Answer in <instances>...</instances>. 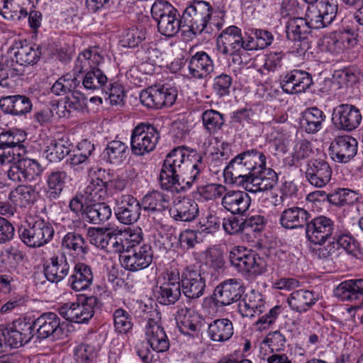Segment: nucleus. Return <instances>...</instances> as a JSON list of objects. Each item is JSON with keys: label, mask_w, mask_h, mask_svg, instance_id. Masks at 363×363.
I'll return each instance as SVG.
<instances>
[{"label": "nucleus", "mask_w": 363, "mask_h": 363, "mask_svg": "<svg viewBox=\"0 0 363 363\" xmlns=\"http://www.w3.org/2000/svg\"><path fill=\"white\" fill-rule=\"evenodd\" d=\"M311 214L306 209L292 206L284 209L279 218L280 225L286 229H296L306 226Z\"/></svg>", "instance_id": "nucleus-34"}, {"label": "nucleus", "mask_w": 363, "mask_h": 363, "mask_svg": "<svg viewBox=\"0 0 363 363\" xmlns=\"http://www.w3.org/2000/svg\"><path fill=\"white\" fill-rule=\"evenodd\" d=\"M212 13L213 8L208 2L194 0L182 15L184 32H191L194 35L203 32L209 33L211 28L208 27V24Z\"/></svg>", "instance_id": "nucleus-2"}, {"label": "nucleus", "mask_w": 363, "mask_h": 363, "mask_svg": "<svg viewBox=\"0 0 363 363\" xmlns=\"http://www.w3.org/2000/svg\"><path fill=\"white\" fill-rule=\"evenodd\" d=\"M333 170L329 162L321 158H312L307 162L305 175L307 181L318 188L328 184L332 177Z\"/></svg>", "instance_id": "nucleus-21"}, {"label": "nucleus", "mask_w": 363, "mask_h": 363, "mask_svg": "<svg viewBox=\"0 0 363 363\" xmlns=\"http://www.w3.org/2000/svg\"><path fill=\"white\" fill-rule=\"evenodd\" d=\"M243 293L244 287L240 280L229 279L215 288L212 298L216 306L223 307L240 301Z\"/></svg>", "instance_id": "nucleus-17"}, {"label": "nucleus", "mask_w": 363, "mask_h": 363, "mask_svg": "<svg viewBox=\"0 0 363 363\" xmlns=\"http://www.w3.org/2000/svg\"><path fill=\"white\" fill-rule=\"evenodd\" d=\"M227 191L226 187L220 184L211 183L197 187L196 193L205 201L216 200L223 197Z\"/></svg>", "instance_id": "nucleus-60"}, {"label": "nucleus", "mask_w": 363, "mask_h": 363, "mask_svg": "<svg viewBox=\"0 0 363 363\" xmlns=\"http://www.w3.org/2000/svg\"><path fill=\"white\" fill-rule=\"evenodd\" d=\"M102 93L108 96L112 105H123L125 93L123 86L118 82L108 81Z\"/></svg>", "instance_id": "nucleus-62"}, {"label": "nucleus", "mask_w": 363, "mask_h": 363, "mask_svg": "<svg viewBox=\"0 0 363 363\" xmlns=\"http://www.w3.org/2000/svg\"><path fill=\"white\" fill-rule=\"evenodd\" d=\"M228 258L231 265L239 272L259 276L267 272V264L264 258L245 247H233Z\"/></svg>", "instance_id": "nucleus-4"}, {"label": "nucleus", "mask_w": 363, "mask_h": 363, "mask_svg": "<svg viewBox=\"0 0 363 363\" xmlns=\"http://www.w3.org/2000/svg\"><path fill=\"white\" fill-rule=\"evenodd\" d=\"M153 252L149 245L138 246L132 250V254L121 255L120 262L123 267L131 272L144 269L152 262Z\"/></svg>", "instance_id": "nucleus-23"}, {"label": "nucleus", "mask_w": 363, "mask_h": 363, "mask_svg": "<svg viewBox=\"0 0 363 363\" xmlns=\"http://www.w3.org/2000/svg\"><path fill=\"white\" fill-rule=\"evenodd\" d=\"M62 247L77 256L84 255L88 252V246L84 238L81 234L75 232L68 233L64 236Z\"/></svg>", "instance_id": "nucleus-50"}, {"label": "nucleus", "mask_w": 363, "mask_h": 363, "mask_svg": "<svg viewBox=\"0 0 363 363\" xmlns=\"http://www.w3.org/2000/svg\"><path fill=\"white\" fill-rule=\"evenodd\" d=\"M157 129L150 123H140L132 130L130 148L135 156H144L155 150L160 140Z\"/></svg>", "instance_id": "nucleus-8"}, {"label": "nucleus", "mask_w": 363, "mask_h": 363, "mask_svg": "<svg viewBox=\"0 0 363 363\" xmlns=\"http://www.w3.org/2000/svg\"><path fill=\"white\" fill-rule=\"evenodd\" d=\"M63 325L60 318L53 312L43 313L30 323L33 336L35 335L39 340L61 338L64 333Z\"/></svg>", "instance_id": "nucleus-10"}, {"label": "nucleus", "mask_w": 363, "mask_h": 363, "mask_svg": "<svg viewBox=\"0 0 363 363\" xmlns=\"http://www.w3.org/2000/svg\"><path fill=\"white\" fill-rule=\"evenodd\" d=\"M94 275L91 267L82 262L74 265L68 284L72 289L80 291L87 289L93 282Z\"/></svg>", "instance_id": "nucleus-37"}, {"label": "nucleus", "mask_w": 363, "mask_h": 363, "mask_svg": "<svg viewBox=\"0 0 363 363\" xmlns=\"http://www.w3.org/2000/svg\"><path fill=\"white\" fill-rule=\"evenodd\" d=\"M362 119L360 111L352 104H341L333 111V123L339 130L352 131L359 127Z\"/></svg>", "instance_id": "nucleus-15"}, {"label": "nucleus", "mask_w": 363, "mask_h": 363, "mask_svg": "<svg viewBox=\"0 0 363 363\" xmlns=\"http://www.w3.org/2000/svg\"><path fill=\"white\" fill-rule=\"evenodd\" d=\"M287 301L294 311L301 313L308 311L316 303L317 298L313 291L301 289L293 291Z\"/></svg>", "instance_id": "nucleus-43"}, {"label": "nucleus", "mask_w": 363, "mask_h": 363, "mask_svg": "<svg viewBox=\"0 0 363 363\" xmlns=\"http://www.w3.org/2000/svg\"><path fill=\"white\" fill-rule=\"evenodd\" d=\"M187 62L189 74L194 79H205L213 72V62L204 51L197 52Z\"/></svg>", "instance_id": "nucleus-31"}, {"label": "nucleus", "mask_w": 363, "mask_h": 363, "mask_svg": "<svg viewBox=\"0 0 363 363\" xmlns=\"http://www.w3.org/2000/svg\"><path fill=\"white\" fill-rule=\"evenodd\" d=\"M192 153L172 192L179 193L186 191L193 186L194 183L200 179L201 173L205 169L203 157L199 153L194 152H192Z\"/></svg>", "instance_id": "nucleus-14"}, {"label": "nucleus", "mask_w": 363, "mask_h": 363, "mask_svg": "<svg viewBox=\"0 0 363 363\" xmlns=\"http://www.w3.org/2000/svg\"><path fill=\"white\" fill-rule=\"evenodd\" d=\"M12 201L19 202L21 206L33 203L36 200L35 190L32 186L19 185L9 194Z\"/></svg>", "instance_id": "nucleus-55"}, {"label": "nucleus", "mask_w": 363, "mask_h": 363, "mask_svg": "<svg viewBox=\"0 0 363 363\" xmlns=\"http://www.w3.org/2000/svg\"><path fill=\"white\" fill-rule=\"evenodd\" d=\"M225 182L257 193L271 190L278 181L277 174L266 167L263 152L250 149L238 154L223 169Z\"/></svg>", "instance_id": "nucleus-1"}, {"label": "nucleus", "mask_w": 363, "mask_h": 363, "mask_svg": "<svg viewBox=\"0 0 363 363\" xmlns=\"http://www.w3.org/2000/svg\"><path fill=\"white\" fill-rule=\"evenodd\" d=\"M12 162L7 171V177L14 182L24 183L34 181L43 172L41 165L35 160L22 158Z\"/></svg>", "instance_id": "nucleus-16"}, {"label": "nucleus", "mask_w": 363, "mask_h": 363, "mask_svg": "<svg viewBox=\"0 0 363 363\" xmlns=\"http://www.w3.org/2000/svg\"><path fill=\"white\" fill-rule=\"evenodd\" d=\"M67 173L63 170L52 171L45 179L44 192L49 201L58 199L66 186Z\"/></svg>", "instance_id": "nucleus-36"}, {"label": "nucleus", "mask_w": 363, "mask_h": 363, "mask_svg": "<svg viewBox=\"0 0 363 363\" xmlns=\"http://www.w3.org/2000/svg\"><path fill=\"white\" fill-rule=\"evenodd\" d=\"M266 310L263 295L255 290L247 293L238 304V312L242 318H252Z\"/></svg>", "instance_id": "nucleus-29"}, {"label": "nucleus", "mask_w": 363, "mask_h": 363, "mask_svg": "<svg viewBox=\"0 0 363 363\" xmlns=\"http://www.w3.org/2000/svg\"><path fill=\"white\" fill-rule=\"evenodd\" d=\"M169 203L168 196L159 191L148 192L140 201L141 208L150 213L163 212L169 208Z\"/></svg>", "instance_id": "nucleus-44"}, {"label": "nucleus", "mask_w": 363, "mask_h": 363, "mask_svg": "<svg viewBox=\"0 0 363 363\" xmlns=\"http://www.w3.org/2000/svg\"><path fill=\"white\" fill-rule=\"evenodd\" d=\"M145 31L138 27L126 30L121 36L120 43L123 47L134 48L145 39Z\"/></svg>", "instance_id": "nucleus-57"}, {"label": "nucleus", "mask_w": 363, "mask_h": 363, "mask_svg": "<svg viewBox=\"0 0 363 363\" xmlns=\"http://www.w3.org/2000/svg\"><path fill=\"white\" fill-rule=\"evenodd\" d=\"M175 318L179 331L184 335L199 332L201 328L200 317L187 307L179 308Z\"/></svg>", "instance_id": "nucleus-38"}, {"label": "nucleus", "mask_w": 363, "mask_h": 363, "mask_svg": "<svg viewBox=\"0 0 363 363\" xmlns=\"http://www.w3.org/2000/svg\"><path fill=\"white\" fill-rule=\"evenodd\" d=\"M28 18L31 28L37 30L41 25V13L34 9V4L30 0H24L21 7L6 20L21 21Z\"/></svg>", "instance_id": "nucleus-40"}, {"label": "nucleus", "mask_w": 363, "mask_h": 363, "mask_svg": "<svg viewBox=\"0 0 363 363\" xmlns=\"http://www.w3.org/2000/svg\"><path fill=\"white\" fill-rule=\"evenodd\" d=\"M26 135L17 130H2L0 131V146L10 150L16 145L22 143Z\"/></svg>", "instance_id": "nucleus-61"}, {"label": "nucleus", "mask_w": 363, "mask_h": 363, "mask_svg": "<svg viewBox=\"0 0 363 363\" xmlns=\"http://www.w3.org/2000/svg\"><path fill=\"white\" fill-rule=\"evenodd\" d=\"M312 84L311 74L300 69H294L287 72L280 82L282 90L289 94L306 92Z\"/></svg>", "instance_id": "nucleus-26"}, {"label": "nucleus", "mask_w": 363, "mask_h": 363, "mask_svg": "<svg viewBox=\"0 0 363 363\" xmlns=\"http://www.w3.org/2000/svg\"><path fill=\"white\" fill-rule=\"evenodd\" d=\"M177 98V90L164 84L149 86L140 94V101L143 106L157 110L171 107Z\"/></svg>", "instance_id": "nucleus-9"}, {"label": "nucleus", "mask_w": 363, "mask_h": 363, "mask_svg": "<svg viewBox=\"0 0 363 363\" xmlns=\"http://www.w3.org/2000/svg\"><path fill=\"white\" fill-rule=\"evenodd\" d=\"M273 40L274 35L271 32L263 29H252L251 33H247V51L264 49Z\"/></svg>", "instance_id": "nucleus-49"}, {"label": "nucleus", "mask_w": 363, "mask_h": 363, "mask_svg": "<svg viewBox=\"0 0 363 363\" xmlns=\"http://www.w3.org/2000/svg\"><path fill=\"white\" fill-rule=\"evenodd\" d=\"M335 228L334 221L325 216L315 217L307 223L306 235L315 245H322L331 238Z\"/></svg>", "instance_id": "nucleus-19"}, {"label": "nucleus", "mask_w": 363, "mask_h": 363, "mask_svg": "<svg viewBox=\"0 0 363 363\" xmlns=\"http://www.w3.org/2000/svg\"><path fill=\"white\" fill-rule=\"evenodd\" d=\"M251 198L244 191H226L221 201L222 206L233 215H242L250 208Z\"/></svg>", "instance_id": "nucleus-30"}, {"label": "nucleus", "mask_w": 363, "mask_h": 363, "mask_svg": "<svg viewBox=\"0 0 363 363\" xmlns=\"http://www.w3.org/2000/svg\"><path fill=\"white\" fill-rule=\"evenodd\" d=\"M233 86V78L230 75L222 73L215 77L212 82V90L218 98L229 96Z\"/></svg>", "instance_id": "nucleus-58"}, {"label": "nucleus", "mask_w": 363, "mask_h": 363, "mask_svg": "<svg viewBox=\"0 0 363 363\" xmlns=\"http://www.w3.org/2000/svg\"><path fill=\"white\" fill-rule=\"evenodd\" d=\"M334 293L342 301H357L363 296V279L344 281L336 287Z\"/></svg>", "instance_id": "nucleus-39"}, {"label": "nucleus", "mask_w": 363, "mask_h": 363, "mask_svg": "<svg viewBox=\"0 0 363 363\" xmlns=\"http://www.w3.org/2000/svg\"><path fill=\"white\" fill-rule=\"evenodd\" d=\"M5 348H18L28 343L33 337L30 323L25 319H18L11 328L3 326Z\"/></svg>", "instance_id": "nucleus-20"}, {"label": "nucleus", "mask_w": 363, "mask_h": 363, "mask_svg": "<svg viewBox=\"0 0 363 363\" xmlns=\"http://www.w3.org/2000/svg\"><path fill=\"white\" fill-rule=\"evenodd\" d=\"M128 145L120 140L109 142L103 152L104 159L111 164H119L125 158Z\"/></svg>", "instance_id": "nucleus-51"}, {"label": "nucleus", "mask_w": 363, "mask_h": 363, "mask_svg": "<svg viewBox=\"0 0 363 363\" xmlns=\"http://www.w3.org/2000/svg\"><path fill=\"white\" fill-rule=\"evenodd\" d=\"M101 303L94 296H80L76 302H67L58 308L59 313L70 322L83 323L88 322Z\"/></svg>", "instance_id": "nucleus-7"}, {"label": "nucleus", "mask_w": 363, "mask_h": 363, "mask_svg": "<svg viewBox=\"0 0 363 363\" xmlns=\"http://www.w3.org/2000/svg\"><path fill=\"white\" fill-rule=\"evenodd\" d=\"M325 120V116L320 109L311 107L302 113L300 123L306 133H315L321 129Z\"/></svg>", "instance_id": "nucleus-45"}, {"label": "nucleus", "mask_w": 363, "mask_h": 363, "mask_svg": "<svg viewBox=\"0 0 363 363\" xmlns=\"http://www.w3.org/2000/svg\"><path fill=\"white\" fill-rule=\"evenodd\" d=\"M72 147V144L63 138L53 140L46 146L43 155L50 162H57L70 154Z\"/></svg>", "instance_id": "nucleus-46"}, {"label": "nucleus", "mask_w": 363, "mask_h": 363, "mask_svg": "<svg viewBox=\"0 0 363 363\" xmlns=\"http://www.w3.org/2000/svg\"><path fill=\"white\" fill-rule=\"evenodd\" d=\"M151 15L157 23L158 31L167 37L174 36L183 27V21L179 11L170 3L164 0L155 1L151 7Z\"/></svg>", "instance_id": "nucleus-3"}, {"label": "nucleus", "mask_w": 363, "mask_h": 363, "mask_svg": "<svg viewBox=\"0 0 363 363\" xmlns=\"http://www.w3.org/2000/svg\"><path fill=\"white\" fill-rule=\"evenodd\" d=\"M112 215L110 206L104 202H93L86 205L83 213V219L94 225L107 221Z\"/></svg>", "instance_id": "nucleus-41"}, {"label": "nucleus", "mask_w": 363, "mask_h": 363, "mask_svg": "<svg viewBox=\"0 0 363 363\" xmlns=\"http://www.w3.org/2000/svg\"><path fill=\"white\" fill-rule=\"evenodd\" d=\"M182 289L177 286L171 287L160 286L158 291L157 301L160 303L169 306L174 304L181 297Z\"/></svg>", "instance_id": "nucleus-64"}, {"label": "nucleus", "mask_w": 363, "mask_h": 363, "mask_svg": "<svg viewBox=\"0 0 363 363\" xmlns=\"http://www.w3.org/2000/svg\"><path fill=\"white\" fill-rule=\"evenodd\" d=\"M358 41L356 31L347 28L331 33L325 38L324 43L328 52L337 55L353 48Z\"/></svg>", "instance_id": "nucleus-24"}, {"label": "nucleus", "mask_w": 363, "mask_h": 363, "mask_svg": "<svg viewBox=\"0 0 363 363\" xmlns=\"http://www.w3.org/2000/svg\"><path fill=\"white\" fill-rule=\"evenodd\" d=\"M83 194L89 203L104 200L106 194V182L99 177L91 179L84 189Z\"/></svg>", "instance_id": "nucleus-56"}, {"label": "nucleus", "mask_w": 363, "mask_h": 363, "mask_svg": "<svg viewBox=\"0 0 363 363\" xmlns=\"http://www.w3.org/2000/svg\"><path fill=\"white\" fill-rule=\"evenodd\" d=\"M197 203L189 198L177 199L174 205L169 208L170 216L175 220L189 222L194 220L199 215Z\"/></svg>", "instance_id": "nucleus-33"}, {"label": "nucleus", "mask_w": 363, "mask_h": 363, "mask_svg": "<svg viewBox=\"0 0 363 363\" xmlns=\"http://www.w3.org/2000/svg\"><path fill=\"white\" fill-rule=\"evenodd\" d=\"M22 69L15 67L12 57L6 55H0V85L8 86L6 80L9 77L14 78L23 75Z\"/></svg>", "instance_id": "nucleus-54"}, {"label": "nucleus", "mask_w": 363, "mask_h": 363, "mask_svg": "<svg viewBox=\"0 0 363 363\" xmlns=\"http://www.w3.org/2000/svg\"><path fill=\"white\" fill-rule=\"evenodd\" d=\"M19 238L28 247H40L53 238L55 230L51 223L36 216L27 222V225L18 229Z\"/></svg>", "instance_id": "nucleus-5"}, {"label": "nucleus", "mask_w": 363, "mask_h": 363, "mask_svg": "<svg viewBox=\"0 0 363 363\" xmlns=\"http://www.w3.org/2000/svg\"><path fill=\"white\" fill-rule=\"evenodd\" d=\"M145 338L151 348L157 352H164L169 347V340L159 321L149 318L145 326Z\"/></svg>", "instance_id": "nucleus-27"}, {"label": "nucleus", "mask_w": 363, "mask_h": 363, "mask_svg": "<svg viewBox=\"0 0 363 363\" xmlns=\"http://www.w3.org/2000/svg\"><path fill=\"white\" fill-rule=\"evenodd\" d=\"M191 155H186L180 147L174 148L167 154L160 174L162 189L172 192Z\"/></svg>", "instance_id": "nucleus-6"}, {"label": "nucleus", "mask_w": 363, "mask_h": 363, "mask_svg": "<svg viewBox=\"0 0 363 363\" xmlns=\"http://www.w3.org/2000/svg\"><path fill=\"white\" fill-rule=\"evenodd\" d=\"M327 201L336 206L352 205L359 200V194L349 189L338 188L326 196Z\"/></svg>", "instance_id": "nucleus-52"}, {"label": "nucleus", "mask_w": 363, "mask_h": 363, "mask_svg": "<svg viewBox=\"0 0 363 363\" xmlns=\"http://www.w3.org/2000/svg\"><path fill=\"white\" fill-rule=\"evenodd\" d=\"M313 29L307 21V17L290 18L286 26V38L294 43L293 52L299 55L304 54L310 48L308 40V34Z\"/></svg>", "instance_id": "nucleus-13"}, {"label": "nucleus", "mask_w": 363, "mask_h": 363, "mask_svg": "<svg viewBox=\"0 0 363 363\" xmlns=\"http://www.w3.org/2000/svg\"><path fill=\"white\" fill-rule=\"evenodd\" d=\"M32 102L25 95H13L0 99V108L3 112L13 116L24 115L32 109Z\"/></svg>", "instance_id": "nucleus-35"}, {"label": "nucleus", "mask_w": 363, "mask_h": 363, "mask_svg": "<svg viewBox=\"0 0 363 363\" xmlns=\"http://www.w3.org/2000/svg\"><path fill=\"white\" fill-rule=\"evenodd\" d=\"M44 274L46 279L52 283H58L69 274L70 265L65 254L52 256L44 264Z\"/></svg>", "instance_id": "nucleus-32"}, {"label": "nucleus", "mask_w": 363, "mask_h": 363, "mask_svg": "<svg viewBox=\"0 0 363 363\" xmlns=\"http://www.w3.org/2000/svg\"><path fill=\"white\" fill-rule=\"evenodd\" d=\"M140 201L130 194L122 195L116 200L114 213L117 220L124 225L136 223L140 217Z\"/></svg>", "instance_id": "nucleus-18"}, {"label": "nucleus", "mask_w": 363, "mask_h": 363, "mask_svg": "<svg viewBox=\"0 0 363 363\" xmlns=\"http://www.w3.org/2000/svg\"><path fill=\"white\" fill-rule=\"evenodd\" d=\"M115 331L119 334H127L132 330L133 323L131 315L124 309H116L113 315Z\"/></svg>", "instance_id": "nucleus-59"}, {"label": "nucleus", "mask_w": 363, "mask_h": 363, "mask_svg": "<svg viewBox=\"0 0 363 363\" xmlns=\"http://www.w3.org/2000/svg\"><path fill=\"white\" fill-rule=\"evenodd\" d=\"M337 4L333 0H320L309 3L306 16L313 29L327 27L335 18Z\"/></svg>", "instance_id": "nucleus-11"}, {"label": "nucleus", "mask_w": 363, "mask_h": 363, "mask_svg": "<svg viewBox=\"0 0 363 363\" xmlns=\"http://www.w3.org/2000/svg\"><path fill=\"white\" fill-rule=\"evenodd\" d=\"M247 33L242 34L240 28L230 26L222 30L217 38V48L225 55H239L247 51Z\"/></svg>", "instance_id": "nucleus-12"}, {"label": "nucleus", "mask_w": 363, "mask_h": 363, "mask_svg": "<svg viewBox=\"0 0 363 363\" xmlns=\"http://www.w3.org/2000/svg\"><path fill=\"white\" fill-rule=\"evenodd\" d=\"M100 347L94 341L87 339L74 349V357L77 363H92L97 357Z\"/></svg>", "instance_id": "nucleus-47"}, {"label": "nucleus", "mask_w": 363, "mask_h": 363, "mask_svg": "<svg viewBox=\"0 0 363 363\" xmlns=\"http://www.w3.org/2000/svg\"><path fill=\"white\" fill-rule=\"evenodd\" d=\"M111 228H97L89 230L90 242L98 248L108 251Z\"/></svg>", "instance_id": "nucleus-63"}, {"label": "nucleus", "mask_w": 363, "mask_h": 363, "mask_svg": "<svg viewBox=\"0 0 363 363\" xmlns=\"http://www.w3.org/2000/svg\"><path fill=\"white\" fill-rule=\"evenodd\" d=\"M357 141L350 135L335 138L330 145L331 158L336 162L347 163L357 152Z\"/></svg>", "instance_id": "nucleus-25"}, {"label": "nucleus", "mask_w": 363, "mask_h": 363, "mask_svg": "<svg viewBox=\"0 0 363 363\" xmlns=\"http://www.w3.org/2000/svg\"><path fill=\"white\" fill-rule=\"evenodd\" d=\"M201 119L204 129L209 134H216L225 124L223 114L213 109L204 111Z\"/></svg>", "instance_id": "nucleus-53"}, {"label": "nucleus", "mask_w": 363, "mask_h": 363, "mask_svg": "<svg viewBox=\"0 0 363 363\" xmlns=\"http://www.w3.org/2000/svg\"><path fill=\"white\" fill-rule=\"evenodd\" d=\"M108 79L104 72L98 67L88 71L82 80V87L91 91H103Z\"/></svg>", "instance_id": "nucleus-48"}, {"label": "nucleus", "mask_w": 363, "mask_h": 363, "mask_svg": "<svg viewBox=\"0 0 363 363\" xmlns=\"http://www.w3.org/2000/svg\"><path fill=\"white\" fill-rule=\"evenodd\" d=\"M182 289L184 295L189 300L198 299L203 295L206 280L199 271L192 267H187L182 273Z\"/></svg>", "instance_id": "nucleus-22"}, {"label": "nucleus", "mask_w": 363, "mask_h": 363, "mask_svg": "<svg viewBox=\"0 0 363 363\" xmlns=\"http://www.w3.org/2000/svg\"><path fill=\"white\" fill-rule=\"evenodd\" d=\"M234 333L232 321L228 318H219L212 321L208 327V335L214 342H223L230 340Z\"/></svg>", "instance_id": "nucleus-42"}, {"label": "nucleus", "mask_w": 363, "mask_h": 363, "mask_svg": "<svg viewBox=\"0 0 363 363\" xmlns=\"http://www.w3.org/2000/svg\"><path fill=\"white\" fill-rule=\"evenodd\" d=\"M16 63L21 66L33 65L41 55L40 48L26 40H15L11 48Z\"/></svg>", "instance_id": "nucleus-28"}]
</instances>
